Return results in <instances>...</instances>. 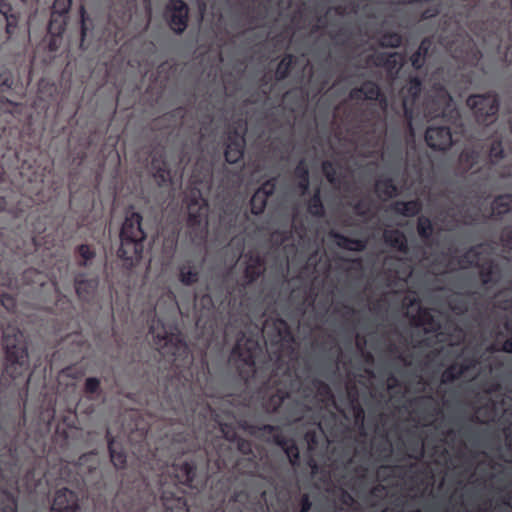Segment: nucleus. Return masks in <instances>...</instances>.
<instances>
[{
    "label": "nucleus",
    "mask_w": 512,
    "mask_h": 512,
    "mask_svg": "<svg viewBox=\"0 0 512 512\" xmlns=\"http://www.w3.org/2000/svg\"><path fill=\"white\" fill-rule=\"evenodd\" d=\"M261 354L259 339L242 333L232 348L230 363L247 386L260 383L258 396L266 413H276L288 424L301 421L309 408L302 401L291 398V394L301 387L298 377L286 367L280 377L273 370L266 379L260 380L256 360Z\"/></svg>",
    "instance_id": "obj_1"
},
{
    "label": "nucleus",
    "mask_w": 512,
    "mask_h": 512,
    "mask_svg": "<svg viewBox=\"0 0 512 512\" xmlns=\"http://www.w3.org/2000/svg\"><path fill=\"white\" fill-rule=\"evenodd\" d=\"M330 38L337 46L348 50L344 60L351 63V67H345L340 74L342 80L353 86L348 96H385L377 82L365 79V71L377 68L394 79L405 62V56L399 52L377 51L373 47L358 53L360 45L352 42V32L343 27L330 34Z\"/></svg>",
    "instance_id": "obj_2"
},
{
    "label": "nucleus",
    "mask_w": 512,
    "mask_h": 512,
    "mask_svg": "<svg viewBox=\"0 0 512 512\" xmlns=\"http://www.w3.org/2000/svg\"><path fill=\"white\" fill-rule=\"evenodd\" d=\"M197 453L200 463L195 459L175 462L168 468V475L160 476L158 494L165 512H191L183 486L196 490L203 487L206 483L204 470L212 457L206 447Z\"/></svg>",
    "instance_id": "obj_3"
},
{
    "label": "nucleus",
    "mask_w": 512,
    "mask_h": 512,
    "mask_svg": "<svg viewBox=\"0 0 512 512\" xmlns=\"http://www.w3.org/2000/svg\"><path fill=\"white\" fill-rule=\"evenodd\" d=\"M154 343L159 352L169 358L171 365L176 370L178 380L182 381V386L189 385L193 380L191 371L193 355L182 334L164 331L163 335L154 336Z\"/></svg>",
    "instance_id": "obj_4"
},
{
    "label": "nucleus",
    "mask_w": 512,
    "mask_h": 512,
    "mask_svg": "<svg viewBox=\"0 0 512 512\" xmlns=\"http://www.w3.org/2000/svg\"><path fill=\"white\" fill-rule=\"evenodd\" d=\"M2 343L5 354L3 376H8L12 380L24 377L30 364L23 332L16 324L9 323L3 329Z\"/></svg>",
    "instance_id": "obj_5"
},
{
    "label": "nucleus",
    "mask_w": 512,
    "mask_h": 512,
    "mask_svg": "<svg viewBox=\"0 0 512 512\" xmlns=\"http://www.w3.org/2000/svg\"><path fill=\"white\" fill-rule=\"evenodd\" d=\"M142 220L143 217L139 212L126 211L120 231V247L117 256L128 267L135 266L142 258L147 237L142 228Z\"/></svg>",
    "instance_id": "obj_6"
},
{
    "label": "nucleus",
    "mask_w": 512,
    "mask_h": 512,
    "mask_svg": "<svg viewBox=\"0 0 512 512\" xmlns=\"http://www.w3.org/2000/svg\"><path fill=\"white\" fill-rule=\"evenodd\" d=\"M237 424L248 435L280 447L293 467L300 465V452L295 440L284 435L280 426L259 425L247 419H239Z\"/></svg>",
    "instance_id": "obj_7"
},
{
    "label": "nucleus",
    "mask_w": 512,
    "mask_h": 512,
    "mask_svg": "<svg viewBox=\"0 0 512 512\" xmlns=\"http://www.w3.org/2000/svg\"><path fill=\"white\" fill-rule=\"evenodd\" d=\"M246 265L243 272L242 282H233L228 278L222 280V287L225 288V298L230 299L235 294L238 299H242L246 294L248 286L257 281L265 272V260L259 254H249L246 256Z\"/></svg>",
    "instance_id": "obj_8"
},
{
    "label": "nucleus",
    "mask_w": 512,
    "mask_h": 512,
    "mask_svg": "<svg viewBox=\"0 0 512 512\" xmlns=\"http://www.w3.org/2000/svg\"><path fill=\"white\" fill-rule=\"evenodd\" d=\"M372 452L375 460L381 465L377 470V478L381 482L392 484L390 478H397L401 474V468L390 465L393 458V445L387 432L379 435V438L372 442Z\"/></svg>",
    "instance_id": "obj_9"
},
{
    "label": "nucleus",
    "mask_w": 512,
    "mask_h": 512,
    "mask_svg": "<svg viewBox=\"0 0 512 512\" xmlns=\"http://www.w3.org/2000/svg\"><path fill=\"white\" fill-rule=\"evenodd\" d=\"M246 132V118L243 115L233 117L228 127L226 148L224 151V157L227 163L236 164L243 159L246 146Z\"/></svg>",
    "instance_id": "obj_10"
},
{
    "label": "nucleus",
    "mask_w": 512,
    "mask_h": 512,
    "mask_svg": "<svg viewBox=\"0 0 512 512\" xmlns=\"http://www.w3.org/2000/svg\"><path fill=\"white\" fill-rule=\"evenodd\" d=\"M187 208V225L190 236L204 240L207 235V215L209 211L207 200L202 196L192 198Z\"/></svg>",
    "instance_id": "obj_11"
},
{
    "label": "nucleus",
    "mask_w": 512,
    "mask_h": 512,
    "mask_svg": "<svg viewBox=\"0 0 512 512\" xmlns=\"http://www.w3.org/2000/svg\"><path fill=\"white\" fill-rule=\"evenodd\" d=\"M189 8L183 0H170L165 8V18L170 29L182 34L188 26Z\"/></svg>",
    "instance_id": "obj_12"
},
{
    "label": "nucleus",
    "mask_w": 512,
    "mask_h": 512,
    "mask_svg": "<svg viewBox=\"0 0 512 512\" xmlns=\"http://www.w3.org/2000/svg\"><path fill=\"white\" fill-rule=\"evenodd\" d=\"M264 331L273 343H292L294 341V336L289 324L281 317L266 319L264 323Z\"/></svg>",
    "instance_id": "obj_13"
},
{
    "label": "nucleus",
    "mask_w": 512,
    "mask_h": 512,
    "mask_svg": "<svg viewBox=\"0 0 512 512\" xmlns=\"http://www.w3.org/2000/svg\"><path fill=\"white\" fill-rule=\"evenodd\" d=\"M260 498L252 496L246 490L235 491L230 497L229 502L236 506L237 512H264V506L261 498L265 496V491L259 492Z\"/></svg>",
    "instance_id": "obj_14"
},
{
    "label": "nucleus",
    "mask_w": 512,
    "mask_h": 512,
    "mask_svg": "<svg viewBox=\"0 0 512 512\" xmlns=\"http://www.w3.org/2000/svg\"><path fill=\"white\" fill-rule=\"evenodd\" d=\"M188 110L184 107L175 108L154 119L153 127L157 130H174L186 125Z\"/></svg>",
    "instance_id": "obj_15"
},
{
    "label": "nucleus",
    "mask_w": 512,
    "mask_h": 512,
    "mask_svg": "<svg viewBox=\"0 0 512 512\" xmlns=\"http://www.w3.org/2000/svg\"><path fill=\"white\" fill-rule=\"evenodd\" d=\"M234 443L237 445L238 451L246 456L236 461V467L239 471L245 474H252L256 471L258 463L256 461V455L253 451V445L250 440L238 437Z\"/></svg>",
    "instance_id": "obj_16"
},
{
    "label": "nucleus",
    "mask_w": 512,
    "mask_h": 512,
    "mask_svg": "<svg viewBox=\"0 0 512 512\" xmlns=\"http://www.w3.org/2000/svg\"><path fill=\"white\" fill-rule=\"evenodd\" d=\"M79 498L76 492L62 488L56 491L52 503V512H79Z\"/></svg>",
    "instance_id": "obj_17"
},
{
    "label": "nucleus",
    "mask_w": 512,
    "mask_h": 512,
    "mask_svg": "<svg viewBox=\"0 0 512 512\" xmlns=\"http://www.w3.org/2000/svg\"><path fill=\"white\" fill-rule=\"evenodd\" d=\"M374 192L379 200L386 202L397 197L400 194V188L392 176L381 173L375 180Z\"/></svg>",
    "instance_id": "obj_18"
},
{
    "label": "nucleus",
    "mask_w": 512,
    "mask_h": 512,
    "mask_svg": "<svg viewBox=\"0 0 512 512\" xmlns=\"http://www.w3.org/2000/svg\"><path fill=\"white\" fill-rule=\"evenodd\" d=\"M151 169L154 171V178L159 186H168L172 184L171 170L163 151L156 152L151 160Z\"/></svg>",
    "instance_id": "obj_19"
},
{
    "label": "nucleus",
    "mask_w": 512,
    "mask_h": 512,
    "mask_svg": "<svg viewBox=\"0 0 512 512\" xmlns=\"http://www.w3.org/2000/svg\"><path fill=\"white\" fill-rule=\"evenodd\" d=\"M313 395L322 403L333 400L330 386L319 378H312L309 384L303 387L302 396L305 399Z\"/></svg>",
    "instance_id": "obj_20"
},
{
    "label": "nucleus",
    "mask_w": 512,
    "mask_h": 512,
    "mask_svg": "<svg viewBox=\"0 0 512 512\" xmlns=\"http://www.w3.org/2000/svg\"><path fill=\"white\" fill-rule=\"evenodd\" d=\"M426 142L432 148L444 150L452 144V135L446 127H430L426 131Z\"/></svg>",
    "instance_id": "obj_21"
},
{
    "label": "nucleus",
    "mask_w": 512,
    "mask_h": 512,
    "mask_svg": "<svg viewBox=\"0 0 512 512\" xmlns=\"http://www.w3.org/2000/svg\"><path fill=\"white\" fill-rule=\"evenodd\" d=\"M105 438L108 444L111 463L117 470L125 469L127 464V454L124 447L111 435L109 429L106 430Z\"/></svg>",
    "instance_id": "obj_22"
},
{
    "label": "nucleus",
    "mask_w": 512,
    "mask_h": 512,
    "mask_svg": "<svg viewBox=\"0 0 512 512\" xmlns=\"http://www.w3.org/2000/svg\"><path fill=\"white\" fill-rule=\"evenodd\" d=\"M201 266L192 259H186L178 266V280L184 286H192L200 279Z\"/></svg>",
    "instance_id": "obj_23"
},
{
    "label": "nucleus",
    "mask_w": 512,
    "mask_h": 512,
    "mask_svg": "<svg viewBox=\"0 0 512 512\" xmlns=\"http://www.w3.org/2000/svg\"><path fill=\"white\" fill-rule=\"evenodd\" d=\"M386 21L382 23L371 37L381 48H398L402 45L403 37L397 31H386L384 29Z\"/></svg>",
    "instance_id": "obj_24"
},
{
    "label": "nucleus",
    "mask_w": 512,
    "mask_h": 512,
    "mask_svg": "<svg viewBox=\"0 0 512 512\" xmlns=\"http://www.w3.org/2000/svg\"><path fill=\"white\" fill-rule=\"evenodd\" d=\"M74 286L78 298L84 302H90L98 287V280L86 279L84 273H78L74 279Z\"/></svg>",
    "instance_id": "obj_25"
},
{
    "label": "nucleus",
    "mask_w": 512,
    "mask_h": 512,
    "mask_svg": "<svg viewBox=\"0 0 512 512\" xmlns=\"http://www.w3.org/2000/svg\"><path fill=\"white\" fill-rule=\"evenodd\" d=\"M0 14L6 22L5 41L9 40L16 32L19 16L14 7L7 0H0Z\"/></svg>",
    "instance_id": "obj_26"
},
{
    "label": "nucleus",
    "mask_w": 512,
    "mask_h": 512,
    "mask_svg": "<svg viewBox=\"0 0 512 512\" xmlns=\"http://www.w3.org/2000/svg\"><path fill=\"white\" fill-rule=\"evenodd\" d=\"M157 496L156 494H149L146 499L137 498L131 499L124 503L122 507L117 506L118 512H151L155 510Z\"/></svg>",
    "instance_id": "obj_27"
},
{
    "label": "nucleus",
    "mask_w": 512,
    "mask_h": 512,
    "mask_svg": "<svg viewBox=\"0 0 512 512\" xmlns=\"http://www.w3.org/2000/svg\"><path fill=\"white\" fill-rule=\"evenodd\" d=\"M219 289L221 290L220 296L216 295L215 293H213V295L209 293L204 294L200 298V306L208 311H213L217 305H235L237 300H239L235 294L230 299L225 298V288L222 287V282L219 285Z\"/></svg>",
    "instance_id": "obj_28"
},
{
    "label": "nucleus",
    "mask_w": 512,
    "mask_h": 512,
    "mask_svg": "<svg viewBox=\"0 0 512 512\" xmlns=\"http://www.w3.org/2000/svg\"><path fill=\"white\" fill-rule=\"evenodd\" d=\"M329 235L334 240L335 244L343 250L362 252L367 247V241L365 239L350 238L337 231H331Z\"/></svg>",
    "instance_id": "obj_29"
},
{
    "label": "nucleus",
    "mask_w": 512,
    "mask_h": 512,
    "mask_svg": "<svg viewBox=\"0 0 512 512\" xmlns=\"http://www.w3.org/2000/svg\"><path fill=\"white\" fill-rule=\"evenodd\" d=\"M384 243L395 251L406 253L407 238L406 235L399 229H385L383 232Z\"/></svg>",
    "instance_id": "obj_30"
},
{
    "label": "nucleus",
    "mask_w": 512,
    "mask_h": 512,
    "mask_svg": "<svg viewBox=\"0 0 512 512\" xmlns=\"http://www.w3.org/2000/svg\"><path fill=\"white\" fill-rule=\"evenodd\" d=\"M404 107L405 116L409 128V155L416 150V128L413 124V111L408 106H413L416 103V98H400Z\"/></svg>",
    "instance_id": "obj_31"
},
{
    "label": "nucleus",
    "mask_w": 512,
    "mask_h": 512,
    "mask_svg": "<svg viewBox=\"0 0 512 512\" xmlns=\"http://www.w3.org/2000/svg\"><path fill=\"white\" fill-rule=\"evenodd\" d=\"M76 264L80 268H87L96 257V250L92 245L80 244L75 248Z\"/></svg>",
    "instance_id": "obj_32"
},
{
    "label": "nucleus",
    "mask_w": 512,
    "mask_h": 512,
    "mask_svg": "<svg viewBox=\"0 0 512 512\" xmlns=\"http://www.w3.org/2000/svg\"><path fill=\"white\" fill-rule=\"evenodd\" d=\"M294 176L298 180L297 187L301 195H306L309 191V169L304 159L300 160L294 169Z\"/></svg>",
    "instance_id": "obj_33"
},
{
    "label": "nucleus",
    "mask_w": 512,
    "mask_h": 512,
    "mask_svg": "<svg viewBox=\"0 0 512 512\" xmlns=\"http://www.w3.org/2000/svg\"><path fill=\"white\" fill-rule=\"evenodd\" d=\"M322 172L327 181L334 187H339L342 183V176L338 172L339 165L333 161L325 160L322 162Z\"/></svg>",
    "instance_id": "obj_34"
},
{
    "label": "nucleus",
    "mask_w": 512,
    "mask_h": 512,
    "mask_svg": "<svg viewBox=\"0 0 512 512\" xmlns=\"http://www.w3.org/2000/svg\"><path fill=\"white\" fill-rule=\"evenodd\" d=\"M307 212L314 217L322 218L325 215V208L321 198L320 188H316L307 202Z\"/></svg>",
    "instance_id": "obj_35"
},
{
    "label": "nucleus",
    "mask_w": 512,
    "mask_h": 512,
    "mask_svg": "<svg viewBox=\"0 0 512 512\" xmlns=\"http://www.w3.org/2000/svg\"><path fill=\"white\" fill-rule=\"evenodd\" d=\"M72 5V0H54L50 18V29L53 30L59 18L66 17Z\"/></svg>",
    "instance_id": "obj_36"
},
{
    "label": "nucleus",
    "mask_w": 512,
    "mask_h": 512,
    "mask_svg": "<svg viewBox=\"0 0 512 512\" xmlns=\"http://www.w3.org/2000/svg\"><path fill=\"white\" fill-rule=\"evenodd\" d=\"M192 178L195 182L209 183L212 178V169L208 162L198 160L195 164Z\"/></svg>",
    "instance_id": "obj_37"
},
{
    "label": "nucleus",
    "mask_w": 512,
    "mask_h": 512,
    "mask_svg": "<svg viewBox=\"0 0 512 512\" xmlns=\"http://www.w3.org/2000/svg\"><path fill=\"white\" fill-rule=\"evenodd\" d=\"M389 211L406 217L416 216V200L396 201L389 206Z\"/></svg>",
    "instance_id": "obj_38"
},
{
    "label": "nucleus",
    "mask_w": 512,
    "mask_h": 512,
    "mask_svg": "<svg viewBox=\"0 0 512 512\" xmlns=\"http://www.w3.org/2000/svg\"><path fill=\"white\" fill-rule=\"evenodd\" d=\"M295 57L291 54H286L284 57L280 60L276 67L275 76L277 80H284L286 79L292 68L295 64Z\"/></svg>",
    "instance_id": "obj_39"
},
{
    "label": "nucleus",
    "mask_w": 512,
    "mask_h": 512,
    "mask_svg": "<svg viewBox=\"0 0 512 512\" xmlns=\"http://www.w3.org/2000/svg\"><path fill=\"white\" fill-rule=\"evenodd\" d=\"M18 85V78L9 69H2L0 71V93L9 92L14 90Z\"/></svg>",
    "instance_id": "obj_40"
},
{
    "label": "nucleus",
    "mask_w": 512,
    "mask_h": 512,
    "mask_svg": "<svg viewBox=\"0 0 512 512\" xmlns=\"http://www.w3.org/2000/svg\"><path fill=\"white\" fill-rule=\"evenodd\" d=\"M96 456V451L84 453L78 458L76 466L78 467L79 470H82V468L86 466L88 471L92 472L97 469L98 462L96 460Z\"/></svg>",
    "instance_id": "obj_41"
},
{
    "label": "nucleus",
    "mask_w": 512,
    "mask_h": 512,
    "mask_svg": "<svg viewBox=\"0 0 512 512\" xmlns=\"http://www.w3.org/2000/svg\"><path fill=\"white\" fill-rule=\"evenodd\" d=\"M268 197L255 191L250 200L251 213L254 215H260L264 212L267 205Z\"/></svg>",
    "instance_id": "obj_42"
},
{
    "label": "nucleus",
    "mask_w": 512,
    "mask_h": 512,
    "mask_svg": "<svg viewBox=\"0 0 512 512\" xmlns=\"http://www.w3.org/2000/svg\"><path fill=\"white\" fill-rule=\"evenodd\" d=\"M476 98H468V105L476 106V107H489V111H487L486 115H493L497 111V106L495 105V98H479V101H475Z\"/></svg>",
    "instance_id": "obj_43"
},
{
    "label": "nucleus",
    "mask_w": 512,
    "mask_h": 512,
    "mask_svg": "<svg viewBox=\"0 0 512 512\" xmlns=\"http://www.w3.org/2000/svg\"><path fill=\"white\" fill-rule=\"evenodd\" d=\"M352 208H353L354 213L357 216L366 217L371 212V202L366 198H362V199L357 200L352 205Z\"/></svg>",
    "instance_id": "obj_44"
},
{
    "label": "nucleus",
    "mask_w": 512,
    "mask_h": 512,
    "mask_svg": "<svg viewBox=\"0 0 512 512\" xmlns=\"http://www.w3.org/2000/svg\"><path fill=\"white\" fill-rule=\"evenodd\" d=\"M6 498V503L2 506L1 512H18V502L14 494L7 490L2 492Z\"/></svg>",
    "instance_id": "obj_45"
},
{
    "label": "nucleus",
    "mask_w": 512,
    "mask_h": 512,
    "mask_svg": "<svg viewBox=\"0 0 512 512\" xmlns=\"http://www.w3.org/2000/svg\"><path fill=\"white\" fill-rule=\"evenodd\" d=\"M355 425L363 427L365 420V411L361 403L349 405Z\"/></svg>",
    "instance_id": "obj_46"
},
{
    "label": "nucleus",
    "mask_w": 512,
    "mask_h": 512,
    "mask_svg": "<svg viewBox=\"0 0 512 512\" xmlns=\"http://www.w3.org/2000/svg\"><path fill=\"white\" fill-rule=\"evenodd\" d=\"M276 186L277 178L273 177L263 182L256 191L269 198L274 194Z\"/></svg>",
    "instance_id": "obj_47"
},
{
    "label": "nucleus",
    "mask_w": 512,
    "mask_h": 512,
    "mask_svg": "<svg viewBox=\"0 0 512 512\" xmlns=\"http://www.w3.org/2000/svg\"><path fill=\"white\" fill-rule=\"evenodd\" d=\"M100 379L96 377H89L84 383V392L89 395L96 394L100 391Z\"/></svg>",
    "instance_id": "obj_48"
},
{
    "label": "nucleus",
    "mask_w": 512,
    "mask_h": 512,
    "mask_svg": "<svg viewBox=\"0 0 512 512\" xmlns=\"http://www.w3.org/2000/svg\"><path fill=\"white\" fill-rule=\"evenodd\" d=\"M387 388L391 392H401L403 389L402 382L400 379L393 373H389L387 375Z\"/></svg>",
    "instance_id": "obj_49"
},
{
    "label": "nucleus",
    "mask_w": 512,
    "mask_h": 512,
    "mask_svg": "<svg viewBox=\"0 0 512 512\" xmlns=\"http://www.w3.org/2000/svg\"><path fill=\"white\" fill-rule=\"evenodd\" d=\"M220 431L224 438L230 442H234L239 436L231 424L220 423Z\"/></svg>",
    "instance_id": "obj_50"
},
{
    "label": "nucleus",
    "mask_w": 512,
    "mask_h": 512,
    "mask_svg": "<svg viewBox=\"0 0 512 512\" xmlns=\"http://www.w3.org/2000/svg\"><path fill=\"white\" fill-rule=\"evenodd\" d=\"M512 206V198L510 196H501L494 202V210H498L499 213L508 210Z\"/></svg>",
    "instance_id": "obj_51"
},
{
    "label": "nucleus",
    "mask_w": 512,
    "mask_h": 512,
    "mask_svg": "<svg viewBox=\"0 0 512 512\" xmlns=\"http://www.w3.org/2000/svg\"><path fill=\"white\" fill-rule=\"evenodd\" d=\"M320 438L321 435L315 430H309L305 433V440L309 450H314L318 446Z\"/></svg>",
    "instance_id": "obj_52"
},
{
    "label": "nucleus",
    "mask_w": 512,
    "mask_h": 512,
    "mask_svg": "<svg viewBox=\"0 0 512 512\" xmlns=\"http://www.w3.org/2000/svg\"><path fill=\"white\" fill-rule=\"evenodd\" d=\"M1 305L7 311H14L16 308V298L8 293H3L1 295Z\"/></svg>",
    "instance_id": "obj_53"
},
{
    "label": "nucleus",
    "mask_w": 512,
    "mask_h": 512,
    "mask_svg": "<svg viewBox=\"0 0 512 512\" xmlns=\"http://www.w3.org/2000/svg\"><path fill=\"white\" fill-rule=\"evenodd\" d=\"M347 396L349 400V405L360 403L359 401V390L355 384L347 385Z\"/></svg>",
    "instance_id": "obj_54"
},
{
    "label": "nucleus",
    "mask_w": 512,
    "mask_h": 512,
    "mask_svg": "<svg viewBox=\"0 0 512 512\" xmlns=\"http://www.w3.org/2000/svg\"><path fill=\"white\" fill-rule=\"evenodd\" d=\"M56 17H57V23L55 24L54 29L53 30L50 29V23H49L48 31L54 35H61L65 31V26H66L65 18L66 17L59 18L58 15Z\"/></svg>",
    "instance_id": "obj_55"
},
{
    "label": "nucleus",
    "mask_w": 512,
    "mask_h": 512,
    "mask_svg": "<svg viewBox=\"0 0 512 512\" xmlns=\"http://www.w3.org/2000/svg\"><path fill=\"white\" fill-rule=\"evenodd\" d=\"M299 512H309L312 507V502L310 500V497L307 493H304L301 495L299 499Z\"/></svg>",
    "instance_id": "obj_56"
},
{
    "label": "nucleus",
    "mask_w": 512,
    "mask_h": 512,
    "mask_svg": "<svg viewBox=\"0 0 512 512\" xmlns=\"http://www.w3.org/2000/svg\"><path fill=\"white\" fill-rule=\"evenodd\" d=\"M339 501L342 505L346 507H352L355 503L354 497L347 491H342Z\"/></svg>",
    "instance_id": "obj_57"
},
{
    "label": "nucleus",
    "mask_w": 512,
    "mask_h": 512,
    "mask_svg": "<svg viewBox=\"0 0 512 512\" xmlns=\"http://www.w3.org/2000/svg\"><path fill=\"white\" fill-rule=\"evenodd\" d=\"M418 236L419 235H427L428 230L430 229V225L427 219L418 217Z\"/></svg>",
    "instance_id": "obj_58"
},
{
    "label": "nucleus",
    "mask_w": 512,
    "mask_h": 512,
    "mask_svg": "<svg viewBox=\"0 0 512 512\" xmlns=\"http://www.w3.org/2000/svg\"><path fill=\"white\" fill-rule=\"evenodd\" d=\"M220 440H216L215 443H213V446L214 447H218L219 450H217V459L215 461V465L217 467L218 470H220L222 468V466H225V462L224 460L222 459V456H221V450H222V447L221 445L219 444Z\"/></svg>",
    "instance_id": "obj_59"
},
{
    "label": "nucleus",
    "mask_w": 512,
    "mask_h": 512,
    "mask_svg": "<svg viewBox=\"0 0 512 512\" xmlns=\"http://www.w3.org/2000/svg\"><path fill=\"white\" fill-rule=\"evenodd\" d=\"M376 132L378 133V138H381L385 133V124L381 120L376 121L373 125V133Z\"/></svg>",
    "instance_id": "obj_60"
},
{
    "label": "nucleus",
    "mask_w": 512,
    "mask_h": 512,
    "mask_svg": "<svg viewBox=\"0 0 512 512\" xmlns=\"http://www.w3.org/2000/svg\"><path fill=\"white\" fill-rule=\"evenodd\" d=\"M409 94L408 96H416V75H410L409 77Z\"/></svg>",
    "instance_id": "obj_61"
},
{
    "label": "nucleus",
    "mask_w": 512,
    "mask_h": 512,
    "mask_svg": "<svg viewBox=\"0 0 512 512\" xmlns=\"http://www.w3.org/2000/svg\"><path fill=\"white\" fill-rule=\"evenodd\" d=\"M174 398H175V403L172 405L171 408L174 411H177L180 408V406L183 404V400H182V396H181V391L180 390H177V392L174 395Z\"/></svg>",
    "instance_id": "obj_62"
},
{
    "label": "nucleus",
    "mask_w": 512,
    "mask_h": 512,
    "mask_svg": "<svg viewBox=\"0 0 512 512\" xmlns=\"http://www.w3.org/2000/svg\"><path fill=\"white\" fill-rule=\"evenodd\" d=\"M85 9L84 7H81V39L82 41H84V38L86 36V33H87V28H86V25H85Z\"/></svg>",
    "instance_id": "obj_63"
},
{
    "label": "nucleus",
    "mask_w": 512,
    "mask_h": 512,
    "mask_svg": "<svg viewBox=\"0 0 512 512\" xmlns=\"http://www.w3.org/2000/svg\"><path fill=\"white\" fill-rule=\"evenodd\" d=\"M387 350L393 354V355H399L401 354V348L397 344L393 342H389L387 345Z\"/></svg>",
    "instance_id": "obj_64"
}]
</instances>
